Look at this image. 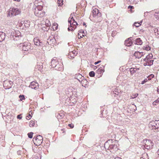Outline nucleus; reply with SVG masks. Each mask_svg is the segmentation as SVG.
Listing matches in <instances>:
<instances>
[{
  "label": "nucleus",
  "mask_w": 159,
  "mask_h": 159,
  "mask_svg": "<svg viewBox=\"0 0 159 159\" xmlns=\"http://www.w3.org/2000/svg\"><path fill=\"white\" fill-rule=\"evenodd\" d=\"M13 84L12 81L9 80H6L4 82L3 86L4 87H6V89H9L11 87Z\"/></svg>",
  "instance_id": "4468645a"
},
{
  "label": "nucleus",
  "mask_w": 159,
  "mask_h": 159,
  "mask_svg": "<svg viewBox=\"0 0 159 159\" xmlns=\"http://www.w3.org/2000/svg\"><path fill=\"white\" fill-rule=\"evenodd\" d=\"M32 111H30L29 112L28 116L26 117V119L28 120L30 119L31 117V115H32Z\"/></svg>",
  "instance_id": "cd10ccee"
},
{
  "label": "nucleus",
  "mask_w": 159,
  "mask_h": 159,
  "mask_svg": "<svg viewBox=\"0 0 159 159\" xmlns=\"http://www.w3.org/2000/svg\"><path fill=\"white\" fill-rule=\"evenodd\" d=\"M148 13V12H145L144 13V16H145V15H146V14Z\"/></svg>",
  "instance_id": "338daca9"
},
{
  "label": "nucleus",
  "mask_w": 159,
  "mask_h": 159,
  "mask_svg": "<svg viewBox=\"0 0 159 159\" xmlns=\"http://www.w3.org/2000/svg\"><path fill=\"white\" fill-rule=\"evenodd\" d=\"M142 41L140 38H137L135 40L134 43L135 44L141 45L142 44Z\"/></svg>",
  "instance_id": "393cba45"
},
{
  "label": "nucleus",
  "mask_w": 159,
  "mask_h": 159,
  "mask_svg": "<svg viewBox=\"0 0 159 159\" xmlns=\"http://www.w3.org/2000/svg\"><path fill=\"white\" fill-rule=\"evenodd\" d=\"M130 71L131 75H133L134 73H135L134 71V70L133 68H131L130 69Z\"/></svg>",
  "instance_id": "f704fd0d"
},
{
  "label": "nucleus",
  "mask_w": 159,
  "mask_h": 159,
  "mask_svg": "<svg viewBox=\"0 0 159 159\" xmlns=\"http://www.w3.org/2000/svg\"><path fill=\"white\" fill-rule=\"evenodd\" d=\"M154 77V75L153 74H151L149 76H148L147 78L148 79V80H151L152 78H153Z\"/></svg>",
  "instance_id": "7c9ffc66"
},
{
  "label": "nucleus",
  "mask_w": 159,
  "mask_h": 159,
  "mask_svg": "<svg viewBox=\"0 0 159 159\" xmlns=\"http://www.w3.org/2000/svg\"><path fill=\"white\" fill-rule=\"evenodd\" d=\"M104 67L103 65L100 66V67L98 68L97 71L98 74H101L104 71Z\"/></svg>",
  "instance_id": "412c9836"
},
{
  "label": "nucleus",
  "mask_w": 159,
  "mask_h": 159,
  "mask_svg": "<svg viewBox=\"0 0 159 159\" xmlns=\"http://www.w3.org/2000/svg\"><path fill=\"white\" fill-rule=\"evenodd\" d=\"M23 24L25 27L28 28L30 25V22L29 20H25L23 21Z\"/></svg>",
  "instance_id": "b1692460"
},
{
  "label": "nucleus",
  "mask_w": 159,
  "mask_h": 159,
  "mask_svg": "<svg viewBox=\"0 0 159 159\" xmlns=\"http://www.w3.org/2000/svg\"><path fill=\"white\" fill-rule=\"evenodd\" d=\"M104 146L106 148H107L108 149L110 150L111 151L113 150L114 152H116L118 149L117 145L114 144L109 145L107 142L105 143Z\"/></svg>",
  "instance_id": "6e6552de"
},
{
  "label": "nucleus",
  "mask_w": 159,
  "mask_h": 159,
  "mask_svg": "<svg viewBox=\"0 0 159 159\" xmlns=\"http://www.w3.org/2000/svg\"><path fill=\"white\" fill-rule=\"evenodd\" d=\"M11 35L13 39L16 40H18L21 37L20 32L18 30L15 31V33L11 32Z\"/></svg>",
  "instance_id": "9b49d317"
},
{
  "label": "nucleus",
  "mask_w": 159,
  "mask_h": 159,
  "mask_svg": "<svg viewBox=\"0 0 159 159\" xmlns=\"http://www.w3.org/2000/svg\"><path fill=\"white\" fill-rule=\"evenodd\" d=\"M143 55V52H136L134 54V56L136 58L138 59L140 58Z\"/></svg>",
  "instance_id": "6ab92c4d"
},
{
  "label": "nucleus",
  "mask_w": 159,
  "mask_h": 159,
  "mask_svg": "<svg viewBox=\"0 0 159 159\" xmlns=\"http://www.w3.org/2000/svg\"><path fill=\"white\" fill-rule=\"evenodd\" d=\"M83 31L82 30H81L80 31V32L79 33H82Z\"/></svg>",
  "instance_id": "680f3d73"
},
{
  "label": "nucleus",
  "mask_w": 159,
  "mask_h": 159,
  "mask_svg": "<svg viewBox=\"0 0 159 159\" xmlns=\"http://www.w3.org/2000/svg\"><path fill=\"white\" fill-rule=\"evenodd\" d=\"M101 62V61H96V62H95V63H94V64L95 65H97V64H98L100 62Z\"/></svg>",
  "instance_id": "603ef678"
},
{
  "label": "nucleus",
  "mask_w": 159,
  "mask_h": 159,
  "mask_svg": "<svg viewBox=\"0 0 159 159\" xmlns=\"http://www.w3.org/2000/svg\"><path fill=\"white\" fill-rule=\"evenodd\" d=\"M29 87L32 89H37L38 88L39 84L37 82H32L30 83Z\"/></svg>",
  "instance_id": "dca6fc26"
},
{
  "label": "nucleus",
  "mask_w": 159,
  "mask_h": 159,
  "mask_svg": "<svg viewBox=\"0 0 159 159\" xmlns=\"http://www.w3.org/2000/svg\"><path fill=\"white\" fill-rule=\"evenodd\" d=\"M152 56L150 55H147L146 58L144 59V61L145 62L143 63L144 66H151L153 64L154 60L152 59Z\"/></svg>",
  "instance_id": "20e7f679"
},
{
  "label": "nucleus",
  "mask_w": 159,
  "mask_h": 159,
  "mask_svg": "<svg viewBox=\"0 0 159 159\" xmlns=\"http://www.w3.org/2000/svg\"><path fill=\"white\" fill-rule=\"evenodd\" d=\"M19 98H20V101H22L23 100L25 99V96L23 95H20L19 96Z\"/></svg>",
  "instance_id": "a19ab883"
},
{
  "label": "nucleus",
  "mask_w": 159,
  "mask_h": 159,
  "mask_svg": "<svg viewBox=\"0 0 159 159\" xmlns=\"http://www.w3.org/2000/svg\"><path fill=\"white\" fill-rule=\"evenodd\" d=\"M35 122L33 121H31L29 123V126L30 127H33L34 125Z\"/></svg>",
  "instance_id": "c756f323"
},
{
  "label": "nucleus",
  "mask_w": 159,
  "mask_h": 159,
  "mask_svg": "<svg viewBox=\"0 0 159 159\" xmlns=\"http://www.w3.org/2000/svg\"><path fill=\"white\" fill-rule=\"evenodd\" d=\"M77 54V52L74 50L73 51L70 52L68 55V57L70 59L74 58L75 56H76Z\"/></svg>",
  "instance_id": "a211bd4d"
},
{
  "label": "nucleus",
  "mask_w": 159,
  "mask_h": 159,
  "mask_svg": "<svg viewBox=\"0 0 159 159\" xmlns=\"http://www.w3.org/2000/svg\"><path fill=\"white\" fill-rule=\"evenodd\" d=\"M157 92L159 93V89H157Z\"/></svg>",
  "instance_id": "e2e57ef3"
},
{
  "label": "nucleus",
  "mask_w": 159,
  "mask_h": 159,
  "mask_svg": "<svg viewBox=\"0 0 159 159\" xmlns=\"http://www.w3.org/2000/svg\"><path fill=\"white\" fill-rule=\"evenodd\" d=\"M154 32L155 33V35L157 36L159 34V32L158 30V29H155L154 30Z\"/></svg>",
  "instance_id": "c9c22d12"
},
{
  "label": "nucleus",
  "mask_w": 159,
  "mask_h": 159,
  "mask_svg": "<svg viewBox=\"0 0 159 159\" xmlns=\"http://www.w3.org/2000/svg\"><path fill=\"white\" fill-rule=\"evenodd\" d=\"M58 25L57 24H54L52 26V28L54 30H56L57 28Z\"/></svg>",
  "instance_id": "72a5a7b5"
},
{
  "label": "nucleus",
  "mask_w": 159,
  "mask_h": 159,
  "mask_svg": "<svg viewBox=\"0 0 159 159\" xmlns=\"http://www.w3.org/2000/svg\"><path fill=\"white\" fill-rule=\"evenodd\" d=\"M141 22L140 23L135 22L134 24V25L136 27H138L141 25Z\"/></svg>",
  "instance_id": "2f4dec72"
},
{
  "label": "nucleus",
  "mask_w": 159,
  "mask_h": 159,
  "mask_svg": "<svg viewBox=\"0 0 159 159\" xmlns=\"http://www.w3.org/2000/svg\"><path fill=\"white\" fill-rule=\"evenodd\" d=\"M157 104V103L156 102V101H154L152 103V104L154 106L156 105Z\"/></svg>",
  "instance_id": "864d4df0"
},
{
  "label": "nucleus",
  "mask_w": 159,
  "mask_h": 159,
  "mask_svg": "<svg viewBox=\"0 0 159 159\" xmlns=\"http://www.w3.org/2000/svg\"><path fill=\"white\" fill-rule=\"evenodd\" d=\"M56 66H55L54 68L56 70L62 71L63 70V64L61 62L60 63L58 62V64H56Z\"/></svg>",
  "instance_id": "2eb2a0df"
},
{
  "label": "nucleus",
  "mask_w": 159,
  "mask_h": 159,
  "mask_svg": "<svg viewBox=\"0 0 159 159\" xmlns=\"http://www.w3.org/2000/svg\"><path fill=\"white\" fill-rule=\"evenodd\" d=\"M47 42L49 45L53 46L56 43V41L53 37H50L47 40Z\"/></svg>",
  "instance_id": "ddd939ff"
},
{
  "label": "nucleus",
  "mask_w": 159,
  "mask_h": 159,
  "mask_svg": "<svg viewBox=\"0 0 159 159\" xmlns=\"http://www.w3.org/2000/svg\"><path fill=\"white\" fill-rule=\"evenodd\" d=\"M140 159H149L148 154L147 153H144L143 155V156L140 157Z\"/></svg>",
  "instance_id": "a878e982"
},
{
  "label": "nucleus",
  "mask_w": 159,
  "mask_h": 159,
  "mask_svg": "<svg viewBox=\"0 0 159 159\" xmlns=\"http://www.w3.org/2000/svg\"><path fill=\"white\" fill-rule=\"evenodd\" d=\"M40 69H41V66H40V67L38 68V70H40Z\"/></svg>",
  "instance_id": "0e129e2a"
},
{
  "label": "nucleus",
  "mask_w": 159,
  "mask_h": 159,
  "mask_svg": "<svg viewBox=\"0 0 159 159\" xmlns=\"http://www.w3.org/2000/svg\"><path fill=\"white\" fill-rule=\"evenodd\" d=\"M33 134V133L32 132H31L30 133H28V135L29 138L30 139L32 138Z\"/></svg>",
  "instance_id": "e433bc0d"
},
{
  "label": "nucleus",
  "mask_w": 159,
  "mask_h": 159,
  "mask_svg": "<svg viewBox=\"0 0 159 159\" xmlns=\"http://www.w3.org/2000/svg\"><path fill=\"white\" fill-rule=\"evenodd\" d=\"M83 25H85L86 24L85 23H84Z\"/></svg>",
  "instance_id": "774afa93"
},
{
  "label": "nucleus",
  "mask_w": 159,
  "mask_h": 159,
  "mask_svg": "<svg viewBox=\"0 0 159 159\" xmlns=\"http://www.w3.org/2000/svg\"><path fill=\"white\" fill-rule=\"evenodd\" d=\"M138 94L137 93L135 94H134V95H132L131 96V98L132 99H134V98H136L138 96Z\"/></svg>",
  "instance_id": "ea45409f"
},
{
  "label": "nucleus",
  "mask_w": 159,
  "mask_h": 159,
  "mask_svg": "<svg viewBox=\"0 0 159 159\" xmlns=\"http://www.w3.org/2000/svg\"><path fill=\"white\" fill-rule=\"evenodd\" d=\"M131 37L128 38L127 40H125V44L127 46H131L132 43L131 42Z\"/></svg>",
  "instance_id": "aec40b11"
},
{
  "label": "nucleus",
  "mask_w": 159,
  "mask_h": 159,
  "mask_svg": "<svg viewBox=\"0 0 159 159\" xmlns=\"http://www.w3.org/2000/svg\"><path fill=\"white\" fill-rule=\"evenodd\" d=\"M5 34L2 32L0 31V42L3 41L5 39Z\"/></svg>",
  "instance_id": "4be33fe9"
},
{
  "label": "nucleus",
  "mask_w": 159,
  "mask_h": 159,
  "mask_svg": "<svg viewBox=\"0 0 159 159\" xmlns=\"http://www.w3.org/2000/svg\"><path fill=\"white\" fill-rule=\"evenodd\" d=\"M68 126L70 127L71 128H72L74 127V125L72 124H69L68 125Z\"/></svg>",
  "instance_id": "49530a36"
},
{
  "label": "nucleus",
  "mask_w": 159,
  "mask_h": 159,
  "mask_svg": "<svg viewBox=\"0 0 159 159\" xmlns=\"http://www.w3.org/2000/svg\"><path fill=\"white\" fill-rule=\"evenodd\" d=\"M148 13V12H145L144 13V16H145V15H146V14Z\"/></svg>",
  "instance_id": "69168bd1"
},
{
  "label": "nucleus",
  "mask_w": 159,
  "mask_h": 159,
  "mask_svg": "<svg viewBox=\"0 0 159 159\" xmlns=\"http://www.w3.org/2000/svg\"><path fill=\"white\" fill-rule=\"evenodd\" d=\"M148 80L147 79H144L143 81L142 82L141 84H144V83H145Z\"/></svg>",
  "instance_id": "37998d69"
},
{
  "label": "nucleus",
  "mask_w": 159,
  "mask_h": 159,
  "mask_svg": "<svg viewBox=\"0 0 159 159\" xmlns=\"http://www.w3.org/2000/svg\"><path fill=\"white\" fill-rule=\"evenodd\" d=\"M89 75L90 77H93L95 76V73L93 71H91L89 73Z\"/></svg>",
  "instance_id": "473e14b6"
},
{
  "label": "nucleus",
  "mask_w": 159,
  "mask_h": 159,
  "mask_svg": "<svg viewBox=\"0 0 159 159\" xmlns=\"http://www.w3.org/2000/svg\"><path fill=\"white\" fill-rule=\"evenodd\" d=\"M84 35L83 34H82V36L80 35V33H79L78 34V37L79 39H81L83 37H84Z\"/></svg>",
  "instance_id": "79ce46f5"
},
{
  "label": "nucleus",
  "mask_w": 159,
  "mask_h": 159,
  "mask_svg": "<svg viewBox=\"0 0 159 159\" xmlns=\"http://www.w3.org/2000/svg\"><path fill=\"white\" fill-rule=\"evenodd\" d=\"M92 12L93 17L97 19L98 21L99 22L102 20L101 13L98 9H93Z\"/></svg>",
  "instance_id": "39448f33"
},
{
  "label": "nucleus",
  "mask_w": 159,
  "mask_h": 159,
  "mask_svg": "<svg viewBox=\"0 0 159 159\" xmlns=\"http://www.w3.org/2000/svg\"><path fill=\"white\" fill-rule=\"evenodd\" d=\"M43 7L41 6L38 5L34 8V13L35 16L39 17H42L44 15V12L42 11Z\"/></svg>",
  "instance_id": "7ed1b4c3"
},
{
  "label": "nucleus",
  "mask_w": 159,
  "mask_h": 159,
  "mask_svg": "<svg viewBox=\"0 0 159 159\" xmlns=\"http://www.w3.org/2000/svg\"><path fill=\"white\" fill-rule=\"evenodd\" d=\"M13 0L14 1H17V2H20V0Z\"/></svg>",
  "instance_id": "052dcab7"
},
{
  "label": "nucleus",
  "mask_w": 159,
  "mask_h": 159,
  "mask_svg": "<svg viewBox=\"0 0 159 159\" xmlns=\"http://www.w3.org/2000/svg\"><path fill=\"white\" fill-rule=\"evenodd\" d=\"M57 2L59 6H61L63 4L62 0H58Z\"/></svg>",
  "instance_id": "58836bf2"
},
{
  "label": "nucleus",
  "mask_w": 159,
  "mask_h": 159,
  "mask_svg": "<svg viewBox=\"0 0 159 159\" xmlns=\"http://www.w3.org/2000/svg\"><path fill=\"white\" fill-rule=\"evenodd\" d=\"M58 59L56 58H54L52 60V61L51 62V66L52 68H54L55 66H56V64H58Z\"/></svg>",
  "instance_id": "f3484780"
},
{
  "label": "nucleus",
  "mask_w": 159,
  "mask_h": 159,
  "mask_svg": "<svg viewBox=\"0 0 159 159\" xmlns=\"http://www.w3.org/2000/svg\"><path fill=\"white\" fill-rule=\"evenodd\" d=\"M20 47H22L21 48L22 50L26 52L29 51L31 47L30 44L27 42L20 43Z\"/></svg>",
  "instance_id": "423d86ee"
},
{
  "label": "nucleus",
  "mask_w": 159,
  "mask_h": 159,
  "mask_svg": "<svg viewBox=\"0 0 159 159\" xmlns=\"http://www.w3.org/2000/svg\"><path fill=\"white\" fill-rule=\"evenodd\" d=\"M126 132H127V131L126 130H124V129H122L121 130V133H126Z\"/></svg>",
  "instance_id": "09e8293b"
},
{
  "label": "nucleus",
  "mask_w": 159,
  "mask_h": 159,
  "mask_svg": "<svg viewBox=\"0 0 159 159\" xmlns=\"http://www.w3.org/2000/svg\"><path fill=\"white\" fill-rule=\"evenodd\" d=\"M133 7L132 6H129L128 7V8H132Z\"/></svg>",
  "instance_id": "4d7b16f0"
},
{
  "label": "nucleus",
  "mask_w": 159,
  "mask_h": 159,
  "mask_svg": "<svg viewBox=\"0 0 159 159\" xmlns=\"http://www.w3.org/2000/svg\"><path fill=\"white\" fill-rule=\"evenodd\" d=\"M155 101H156L157 103H158L159 102V98L157 99Z\"/></svg>",
  "instance_id": "5fc2aeb1"
},
{
  "label": "nucleus",
  "mask_w": 159,
  "mask_h": 159,
  "mask_svg": "<svg viewBox=\"0 0 159 159\" xmlns=\"http://www.w3.org/2000/svg\"><path fill=\"white\" fill-rule=\"evenodd\" d=\"M155 16L156 18L158 20H159V13H155Z\"/></svg>",
  "instance_id": "4c0bfd02"
},
{
  "label": "nucleus",
  "mask_w": 159,
  "mask_h": 159,
  "mask_svg": "<svg viewBox=\"0 0 159 159\" xmlns=\"http://www.w3.org/2000/svg\"><path fill=\"white\" fill-rule=\"evenodd\" d=\"M34 45L37 46L42 47L43 45V42L37 38H35L34 39Z\"/></svg>",
  "instance_id": "f8f14e48"
},
{
  "label": "nucleus",
  "mask_w": 159,
  "mask_h": 159,
  "mask_svg": "<svg viewBox=\"0 0 159 159\" xmlns=\"http://www.w3.org/2000/svg\"><path fill=\"white\" fill-rule=\"evenodd\" d=\"M120 92V91L118 90V89H117L116 88V89L115 90V91H113L114 93L117 95H119V94Z\"/></svg>",
  "instance_id": "c85d7f7f"
},
{
  "label": "nucleus",
  "mask_w": 159,
  "mask_h": 159,
  "mask_svg": "<svg viewBox=\"0 0 159 159\" xmlns=\"http://www.w3.org/2000/svg\"><path fill=\"white\" fill-rule=\"evenodd\" d=\"M114 159H122L120 157H116L114 158Z\"/></svg>",
  "instance_id": "6e6d98bb"
},
{
  "label": "nucleus",
  "mask_w": 159,
  "mask_h": 159,
  "mask_svg": "<svg viewBox=\"0 0 159 159\" xmlns=\"http://www.w3.org/2000/svg\"><path fill=\"white\" fill-rule=\"evenodd\" d=\"M22 117L21 116V115H18L17 116V118L19 119H21Z\"/></svg>",
  "instance_id": "de8ad7c7"
},
{
  "label": "nucleus",
  "mask_w": 159,
  "mask_h": 159,
  "mask_svg": "<svg viewBox=\"0 0 159 159\" xmlns=\"http://www.w3.org/2000/svg\"><path fill=\"white\" fill-rule=\"evenodd\" d=\"M68 30L69 31H71L70 30H71V28L70 27H69L68 28Z\"/></svg>",
  "instance_id": "13d9d810"
},
{
  "label": "nucleus",
  "mask_w": 159,
  "mask_h": 159,
  "mask_svg": "<svg viewBox=\"0 0 159 159\" xmlns=\"http://www.w3.org/2000/svg\"><path fill=\"white\" fill-rule=\"evenodd\" d=\"M43 141V138L42 136L40 135H38L36 137H34L33 141L35 145L38 146L41 144Z\"/></svg>",
  "instance_id": "0eeeda50"
},
{
  "label": "nucleus",
  "mask_w": 159,
  "mask_h": 159,
  "mask_svg": "<svg viewBox=\"0 0 159 159\" xmlns=\"http://www.w3.org/2000/svg\"><path fill=\"white\" fill-rule=\"evenodd\" d=\"M68 21L70 23V28H71V31H73L75 30L76 27V25H78V24L75 20L73 18L72 16L71 18L70 17Z\"/></svg>",
  "instance_id": "1a4fd4ad"
},
{
  "label": "nucleus",
  "mask_w": 159,
  "mask_h": 159,
  "mask_svg": "<svg viewBox=\"0 0 159 159\" xmlns=\"http://www.w3.org/2000/svg\"><path fill=\"white\" fill-rule=\"evenodd\" d=\"M157 153L158 154V155L159 156V149L157 151Z\"/></svg>",
  "instance_id": "bf43d9fd"
},
{
  "label": "nucleus",
  "mask_w": 159,
  "mask_h": 159,
  "mask_svg": "<svg viewBox=\"0 0 159 159\" xmlns=\"http://www.w3.org/2000/svg\"><path fill=\"white\" fill-rule=\"evenodd\" d=\"M134 68V70L135 72H136L137 71V70H139V68Z\"/></svg>",
  "instance_id": "3c124183"
},
{
  "label": "nucleus",
  "mask_w": 159,
  "mask_h": 159,
  "mask_svg": "<svg viewBox=\"0 0 159 159\" xmlns=\"http://www.w3.org/2000/svg\"><path fill=\"white\" fill-rule=\"evenodd\" d=\"M79 82L81 83L82 86H83L84 84L87 85L88 84V81L84 78V77L82 80H79Z\"/></svg>",
  "instance_id": "5701e85b"
},
{
  "label": "nucleus",
  "mask_w": 159,
  "mask_h": 159,
  "mask_svg": "<svg viewBox=\"0 0 159 159\" xmlns=\"http://www.w3.org/2000/svg\"><path fill=\"white\" fill-rule=\"evenodd\" d=\"M63 117V116L61 115L60 114H58L57 115V117L59 118H62Z\"/></svg>",
  "instance_id": "8fccbe9b"
},
{
  "label": "nucleus",
  "mask_w": 159,
  "mask_h": 159,
  "mask_svg": "<svg viewBox=\"0 0 159 159\" xmlns=\"http://www.w3.org/2000/svg\"><path fill=\"white\" fill-rule=\"evenodd\" d=\"M143 145L145 148L148 149L152 148L153 143L151 140L145 139L143 140Z\"/></svg>",
  "instance_id": "9d476101"
},
{
  "label": "nucleus",
  "mask_w": 159,
  "mask_h": 159,
  "mask_svg": "<svg viewBox=\"0 0 159 159\" xmlns=\"http://www.w3.org/2000/svg\"><path fill=\"white\" fill-rule=\"evenodd\" d=\"M145 49L146 50L148 51L150 49V48L149 46H147L145 47Z\"/></svg>",
  "instance_id": "c03bdc74"
},
{
  "label": "nucleus",
  "mask_w": 159,
  "mask_h": 159,
  "mask_svg": "<svg viewBox=\"0 0 159 159\" xmlns=\"http://www.w3.org/2000/svg\"><path fill=\"white\" fill-rule=\"evenodd\" d=\"M76 79L79 81V80H82V79H83L84 77L82 76V75L80 74H78L76 76Z\"/></svg>",
  "instance_id": "bb28decb"
},
{
  "label": "nucleus",
  "mask_w": 159,
  "mask_h": 159,
  "mask_svg": "<svg viewBox=\"0 0 159 159\" xmlns=\"http://www.w3.org/2000/svg\"><path fill=\"white\" fill-rule=\"evenodd\" d=\"M20 10L17 8H10L7 11V16H13L19 14Z\"/></svg>",
  "instance_id": "f03ea898"
},
{
  "label": "nucleus",
  "mask_w": 159,
  "mask_h": 159,
  "mask_svg": "<svg viewBox=\"0 0 159 159\" xmlns=\"http://www.w3.org/2000/svg\"><path fill=\"white\" fill-rule=\"evenodd\" d=\"M23 21H21V22H20V23H19V25L20 26H23V25H24V24H23Z\"/></svg>",
  "instance_id": "a18cd8bd"
},
{
  "label": "nucleus",
  "mask_w": 159,
  "mask_h": 159,
  "mask_svg": "<svg viewBox=\"0 0 159 159\" xmlns=\"http://www.w3.org/2000/svg\"><path fill=\"white\" fill-rule=\"evenodd\" d=\"M149 128L155 132L159 130V120H152L148 124Z\"/></svg>",
  "instance_id": "f257e3e1"
}]
</instances>
